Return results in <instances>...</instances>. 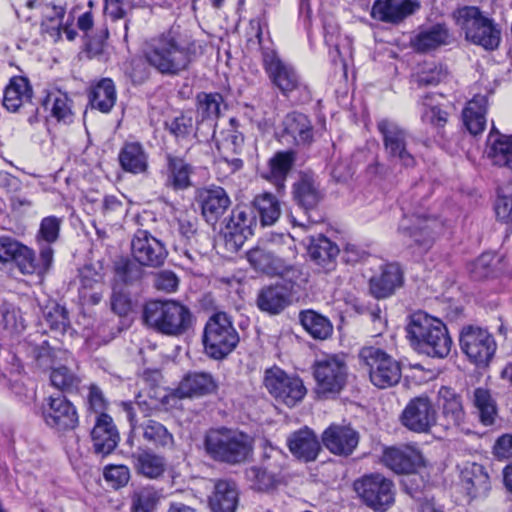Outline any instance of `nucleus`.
Wrapping results in <instances>:
<instances>
[{
    "mask_svg": "<svg viewBox=\"0 0 512 512\" xmlns=\"http://www.w3.org/2000/svg\"><path fill=\"white\" fill-rule=\"evenodd\" d=\"M143 53L147 63L158 73L177 76L204 53V47L192 35L170 30L150 38Z\"/></svg>",
    "mask_w": 512,
    "mask_h": 512,
    "instance_id": "obj_1",
    "label": "nucleus"
},
{
    "mask_svg": "<svg viewBox=\"0 0 512 512\" xmlns=\"http://www.w3.org/2000/svg\"><path fill=\"white\" fill-rule=\"evenodd\" d=\"M411 346L421 354L443 359L451 351L452 339L446 325L437 318L418 312L411 316L406 327Z\"/></svg>",
    "mask_w": 512,
    "mask_h": 512,
    "instance_id": "obj_2",
    "label": "nucleus"
},
{
    "mask_svg": "<svg viewBox=\"0 0 512 512\" xmlns=\"http://www.w3.org/2000/svg\"><path fill=\"white\" fill-rule=\"evenodd\" d=\"M144 324L157 333L179 337L193 325V314L184 304L175 300H152L143 307Z\"/></svg>",
    "mask_w": 512,
    "mask_h": 512,
    "instance_id": "obj_3",
    "label": "nucleus"
},
{
    "mask_svg": "<svg viewBox=\"0 0 512 512\" xmlns=\"http://www.w3.org/2000/svg\"><path fill=\"white\" fill-rule=\"evenodd\" d=\"M204 449L214 461L236 465L251 454L252 439L246 433L226 427L209 429L204 437Z\"/></svg>",
    "mask_w": 512,
    "mask_h": 512,
    "instance_id": "obj_4",
    "label": "nucleus"
},
{
    "mask_svg": "<svg viewBox=\"0 0 512 512\" xmlns=\"http://www.w3.org/2000/svg\"><path fill=\"white\" fill-rule=\"evenodd\" d=\"M456 24L465 34V39L486 50H495L501 41V30L494 20L476 6H464L454 12Z\"/></svg>",
    "mask_w": 512,
    "mask_h": 512,
    "instance_id": "obj_5",
    "label": "nucleus"
},
{
    "mask_svg": "<svg viewBox=\"0 0 512 512\" xmlns=\"http://www.w3.org/2000/svg\"><path fill=\"white\" fill-rule=\"evenodd\" d=\"M202 342L206 355L215 360L228 356L239 343V334L225 312H217L205 324Z\"/></svg>",
    "mask_w": 512,
    "mask_h": 512,
    "instance_id": "obj_6",
    "label": "nucleus"
},
{
    "mask_svg": "<svg viewBox=\"0 0 512 512\" xmlns=\"http://www.w3.org/2000/svg\"><path fill=\"white\" fill-rule=\"evenodd\" d=\"M318 396L328 398L339 394L347 384L348 366L344 355L326 354L312 366Z\"/></svg>",
    "mask_w": 512,
    "mask_h": 512,
    "instance_id": "obj_7",
    "label": "nucleus"
},
{
    "mask_svg": "<svg viewBox=\"0 0 512 512\" xmlns=\"http://www.w3.org/2000/svg\"><path fill=\"white\" fill-rule=\"evenodd\" d=\"M359 359L375 387L386 389L399 383L402 376L401 365L384 350L373 346L363 347Z\"/></svg>",
    "mask_w": 512,
    "mask_h": 512,
    "instance_id": "obj_8",
    "label": "nucleus"
},
{
    "mask_svg": "<svg viewBox=\"0 0 512 512\" xmlns=\"http://www.w3.org/2000/svg\"><path fill=\"white\" fill-rule=\"evenodd\" d=\"M353 488L360 500L374 511L384 512L394 503V484L380 473L356 479Z\"/></svg>",
    "mask_w": 512,
    "mask_h": 512,
    "instance_id": "obj_9",
    "label": "nucleus"
},
{
    "mask_svg": "<svg viewBox=\"0 0 512 512\" xmlns=\"http://www.w3.org/2000/svg\"><path fill=\"white\" fill-rule=\"evenodd\" d=\"M256 39L262 54V63L272 83L283 93L288 94L297 89L300 84L299 76L290 65L284 63L278 56L270 41L265 42L261 27L258 26Z\"/></svg>",
    "mask_w": 512,
    "mask_h": 512,
    "instance_id": "obj_10",
    "label": "nucleus"
},
{
    "mask_svg": "<svg viewBox=\"0 0 512 512\" xmlns=\"http://www.w3.org/2000/svg\"><path fill=\"white\" fill-rule=\"evenodd\" d=\"M438 226L436 219L417 214H404L399 222L398 232L413 253L423 255L433 246Z\"/></svg>",
    "mask_w": 512,
    "mask_h": 512,
    "instance_id": "obj_11",
    "label": "nucleus"
},
{
    "mask_svg": "<svg viewBox=\"0 0 512 512\" xmlns=\"http://www.w3.org/2000/svg\"><path fill=\"white\" fill-rule=\"evenodd\" d=\"M263 384L278 402L288 407L301 402L307 392L299 377L291 376L276 366L265 370Z\"/></svg>",
    "mask_w": 512,
    "mask_h": 512,
    "instance_id": "obj_12",
    "label": "nucleus"
},
{
    "mask_svg": "<svg viewBox=\"0 0 512 512\" xmlns=\"http://www.w3.org/2000/svg\"><path fill=\"white\" fill-rule=\"evenodd\" d=\"M377 129L382 136L384 152L389 160L406 168L414 167L416 159L408 148V132L396 122L381 119Z\"/></svg>",
    "mask_w": 512,
    "mask_h": 512,
    "instance_id": "obj_13",
    "label": "nucleus"
},
{
    "mask_svg": "<svg viewBox=\"0 0 512 512\" xmlns=\"http://www.w3.org/2000/svg\"><path fill=\"white\" fill-rule=\"evenodd\" d=\"M459 342L462 352L478 366L488 365L497 347L493 336L487 330L473 326L462 329Z\"/></svg>",
    "mask_w": 512,
    "mask_h": 512,
    "instance_id": "obj_14",
    "label": "nucleus"
},
{
    "mask_svg": "<svg viewBox=\"0 0 512 512\" xmlns=\"http://www.w3.org/2000/svg\"><path fill=\"white\" fill-rule=\"evenodd\" d=\"M41 412L45 424L58 432L73 431L79 425L76 407L62 394L45 398Z\"/></svg>",
    "mask_w": 512,
    "mask_h": 512,
    "instance_id": "obj_15",
    "label": "nucleus"
},
{
    "mask_svg": "<svg viewBox=\"0 0 512 512\" xmlns=\"http://www.w3.org/2000/svg\"><path fill=\"white\" fill-rule=\"evenodd\" d=\"M131 254L141 265L158 268L164 265L168 250L165 244L149 231L138 229L131 240Z\"/></svg>",
    "mask_w": 512,
    "mask_h": 512,
    "instance_id": "obj_16",
    "label": "nucleus"
},
{
    "mask_svg": "<svg viewBox=\"0 0 512 512\" xmlns=\"http://www.w3.org/2000/svg\"><path fill=\"white\" fill-rule=\"evenodd\" d=\"M401 423L410 431L428 433L437 425V411L427 396L411 399L401 414Z\"/></svg>",
    "mask_w": 512,
    "mask_h": 512,
    "instance_id": "obj_17",
    "label": "nucleus"
},
{
    "mask_svg": "<svg viewBox=\"0 0 512 512\" xmlns=\"http://www.w3.org/2000/svg\"><path fill=\"white\" fill-rule=\"evenodd\" d=\"M257 225L253 208L246 205H237L231 212L226 224L225 239L234 250H239L246 240L253 235Z\"/></svg>",
    "mask_w": 512,
    "mask_h": 512,
    "instance_id": "obj_18",
    "label": "nucleus"
},
{
    "mask_svg": "<svg viewBox=\"0 0 512 512\" xmlns=\"http://www.w3.org/2000/svg\"><path fill=\"white\" fill-rule=\"evenodd\" d=\"M324 447L337 456H350L359 443V433L350 425L331 424L321 436Z\"/></svg>",
    "mask_w": 512,
    "mask_h": 512,
    "instance_id": "obj_19",
    "label": "nucleus"
},
{
    "mask_svg": "<svg viewBox=\"0 0 512 512\" xmlns=\"http://www.w3.org/2000/svg\"><path fill=\"white\" fill-rule=\"evenodd\" d=\"M292 196L294 202L309 214L317 208L323 199V192L319 181L313 174L301 173L292 186ZM308 222L317 223L319 219L308 215Z\"/></svg>",
    "mask_w": 512,
    "mask_h": 512,
    "instance_id": "obj_20",
    "label": "nucleus"
},
{
    "mask_svg": "<svg viewBox=\"0 0 512 512\" xmlns=\"http://www.w3.org/2000/svg\"><path fill=\"white\" fill-rule=\"evenodd\" d=\"M39 249V258L31 248L24 244L18 249L12 262L23 275H43L50 269L54 250L48 244L41 245Z\"/></svg>",
    "mask_w": 512,
    "mask_h": 512,
    "instance_id": "obj_21",
    "label": "nucleus"
},
{
    "mask_svg": "<svg viewBox=\"0 0 512 512\" xmlns=\"http://www.w3.org/2000/svg\"><path fill=\"white\" fill-rule=\"evenodd\" d=\"M198 201L205 221L214 225L231 205V200L224 188L210 186L198 191Z\"/></svg>",
    "mask_w": 512,
    "mask_h": 512,
    "instance_id": "obj_22",
    "label": "nucleus"
},
{
    "mask_svg": "<svg viewBox=\"0 0 512 512\" xmlns=\"http://www.w3.org/2000/svg\"><path fill=\"white\" fill-rule=\"evenodd\" d=\"M438 396L441 416L437 424L445 430L460 427L465 420V411L461 396L453 389L446 386H442L439 389Z\"/></svg>",
    "mask_w": 512,
    "mask_h": 512,
    "instance_id": "obj_23",
    "label": "nucleus"
},
{
    "mask_svg": "<svg viewBox=\"0 0 512 512\" xmlns=\"http://www.w3.org/2000/svg\"><path fill=\"white\" fill-rule=\"evenodd\" d=\"M94 452L106 456L113 452L119 442V433L112 418L101 413L97 416L95 425L91 431Z\"/></svg>",
    "mask_w": 512,
    "mask_h": 512,
    "instance_id": "obj_24",
    "label": "nucleus"
},
{
    "mask_svg": "<svg viewBox=\"0 0 512 512\" xmlns=\"http://www.w3.org/2000/svg\"><path fill=\"white\" fill-rule=\"evenodd\" d=\"M291 454L300 461H315L321 451V443L308 427L291 433L287 439Z\"/></svg>",
    "mask_w": 512,
    "mask_h": 512,
    "instance_id": "obj_25",
    "label": "nucleus"
},
{
    "mask_svg": "<svg viewBox=\"0 0 512 512\" xmlns=\"http://www.w3.org/2000/svg\"><path fill=\"white\" fill-rule=\"evenodd\" d=\"M418 8V0H376L371 15L383 22L399 23Z\"/></svg>",
    "mask_w": 512,
    "mask_h": 512,
    "instance_id": "obj_26",
    "label": "nucleus"
},
{
    "mask_svg": "<svg viewBox=\"0 0 512 512\" xmlns=\"http://www.w3.org/2000/svg\"><path fill=\"white\" fill-rule=\"evenodd\" d=\"M223 97L219 93L201 92L196 96L197 119L195 136L204 126L212 136L215 134L216 120L220 115V105Z\"/></svg>",
    "mask_w": 512,
    "mask_h": 512,
    "instance_id": "obj_27",
    "label": "nucleus"
},
{
    "mask_svg": "<svg viewBox=\"0 0 512 512\" xmlns=\"http://www.w3.org/2000/svg\"><path fill=\"white\" fill-rule=\"evenodd\" d=\"M403 284V272L397 263H389L381 267L379 274L370 278L371 294L378 299H384Z\"/></svg>",
    "mask_w": 512,
    "mask_h": 512,
    "instance_id": "obj_28",
    "label": "nucleus"
},
{
    "mask_svg": "<svg viewBox=\"0 0 512 512\" xmlns=\"http://www.w3.org/2000/svg\"><path fill=\"white\" fill-rule=\"evenodd\" d=\"M460 480L463 489L471 498L485 497L491 489L490 477L486 469L475 462L464 464Z\"/></svg>",
    "mask_w": 512,
    "mask_h": 512,
    "instance_id": "obj_29",
    "label": "nucleus"
},
{
    "mask_svg": "<svg viewBox=\"0 0 512 512\" xmlns=\"http://www.w3.org/2000/svg\"><path fill=\"white\" fill-rule=\"evenodd\" d=\"M450 32L445 24L437 23L420 29L410 39L411 47L418 53H429L450 43Z\"/></svg>",
    "mask_w": 512,
    "mask_h": 512,
    "instance_id": "obj_30",
    "label": "nucleus"
},
{
    "mask_svg": "<svg viewBox=\"0 0 512 512\" xmlns=\"http://www.w3.org/2000/svg\"><path fill=\"white\" fill-rule=\"evenodd\" d=\"M291 287L276 283L263 287L257 296V306L271 315L281 313L291 302Z\"/></svg>",
    "mask_w": 512,
    "mask_h": 512,
    "instance_id": "obj_31",
    "label": "nucleus"
},
{
    "mask_svg": "<svg viewBox=\"0 0 512 512\" xmlns=\"http://www.w3.org/2000/svg\"><path fill=\"white\" fill-rule=\"evenodd\" d=\"M420 460V453L408 446L386 448L382 456L384 465L397 474L413 473Z\"/></svg>",
    "mask_w": 512,
    "mask_h": 512,
    "instance_id": "obj_32",
    "label": "nucleus"
},
{
    "mask_svg": "<svg viewBox=\"0 0 512 512\" xmlns=\"http://www.w3.org/2000/svg\"><path fill=\"white\" fill-rule=\"evenodd\" d=\"M239 491L232 480L218 479L208 497V505L212 512H235L238 506Z\"/></svg>",
    "mask_w": 512,
    "mask_h": 512,
    "instance_id": "obj_33",
    "label": "nucleus"
},
{
    "mask_svg": "<svg viewBox=\"0 0 512 512\" xmlns=\"http://www.w3.org/2000/svg\"><path fill=\"white\" fill-rule=\"evenodd\" d=\"M218 384L211 373L195 371L187 373L177 387L181 398L201 397L216 392Z\"/></svg>",
    "mask_w": 512,
    "mask_h": 512,
    "instance_id": "obj_34",
    "label": "nucleus"
},
{
    "mask_svg": "<svg viewBox=\"0 0 512 512\" xmlns=\"http://www.w3.org/2000/svg\"><path fill=\"white\" fill-rule=\"evenodd\" d=\"M307 241V252L310 259L316 265L331 270L339 255V247L323 234L310 236Z\"/></svg>",
    "mask_w": 512,
    "mask_h": 512,
    "instance_id": "obj_35",
    "label": "nucleus"
},
{
    "mask_svg": "<svg viewBox=\"0 0 512 512\" xmlns=\"http://www.w3.org/2000/svg\"><path fill=\"white\" fill-rule=\"evenodd\" d=\"M130 461L135 472L148 479H158L165 472V459L149 449L138 448L131 453Z\"/></svg>",
    "mask_w": 512,
    "mask_h": 512,
    "instance_id": "obj_36",
    "label": "nucleus"
},
{
    "mask_svg": "<svg viewBox=\"0 0 512 512\" xmlns=\"http://www.w3.org/2000/svg\"><path fill=\"white\" fill-rule=\"evenodd\" d=\"M284 136L290 137L298 146L309 145L313 141L314 130L309 118L299 112L287 114L283 120Z\"/></svg>",
    "mask_w": 512,
    "mask_h": 512,
    "instance_id": "obj_37",
    "label": "nucleus"
},
{
    "mask_svg": "<svg viewBox=\"0 0 512 512\" xmlns=\"http://www.w3.org/2000/svg\"><path fill=\"white\" fill-rule=\"evenodd\" d=\"M488 98L486 95H475L463 109L462 117L467 130L472 135L481 134L486 127Z\"/></svg>",
    "mask_w": 512,
    "mask_h": 512,
    "instance_id": "obj_38",
    "label": "nucleus"
},
{
    "mask_svg": "<svg viewBox=\"0 0 512 512\" xmlns=\"http://www.w3.org/2000/svg\"><path fill=\"white\" fill-rule=\"evenodd\" d=\"M121 168L132 174L145 173L148 169V154L139 142H128L120 150Z\"/></svg>",
    "mask_w": 512,
    "mask_h": 512,
    "instance_id": "obj_39",
    "label": "nucleus"
},
{
    "mask_svg": "<svg viewBox=\"0 0 512 512\" xmlns=\"http://www.w3.org/2000/svg\"><path fill=\"white\" fill-rule=\"evenodd\" d=\"M488 142L490 144L488 156L493 163L512 169V135L501 134L493 126L488 136Z\"/></svg>",
    "mask_w": 512,
    "mask_h": 512,
    "instance_id": "obj_40",
    "label": "nucleus"
},
{
    "mask_svg": "<svg viewBox=\"0 0 512 512\" xmlns=\"http://www.w3.org/2000/svg\"><path fill=\"white\" fill-rule=\"evenodd\" d=\"M167 160V179L166 186L174 190H185L192 186L190 179L193 173V167L183 158L168 154Z\"/></svg>",
    "mask_w": 512,
    "mask_h": 512,
    "instance_id": "obj_41",
    "label": "nucleus"
},
{
    "mask_svg": "<svg viewBox=\"0 0 512 512\" xmlns=\"http://www.w3.org/2000/svg\"><path fill=\"white\" fill-rule=\"evenodd\" d=\"M32 89L27 78L14 77L4 91L3 105L16 112L22 105L31 101Z\"/></svg>",
    "mask_w": 512,
    "mask_h": 512,
    "instance_id": "obj_42",
    "label": "nucleus"
},
{
    "mask_svg": "<svg viewBox=\"0 0 512 512\" xmlns=\"http://www.w3.org/2000/svg\"><path fill=\"white\" fill-rule=\"evenodd\" d=\"M72 101L68 94L59 89L48 90L42 100V106L45 110L50 111L52 117L57 121L69 123L72 121Z\"/></svg>",
    "mask_w": 512,
    "mask_h": 512,
    "instance_id": "obj_43",
    "label": "nucleus"
},
{
    "mask_svg": "<svg viewBox=\"0 0 512 512\" xmlns=\"http://www.w3.org/2000/svg\"><path fill=\"white\" fill-rule=\"evenodd\" d=\"M295 162V153L292 150L279 151L269 160V171L265 177L272 181L278 190L284 188V182Z\"/></svg>",
    "mask_w": 512,
    "mask_h": 512,
    "instance_id": "obj_44",
    "label": "nucleus"
},
{
    "mask_svg": "<svg viewBox=\"0 0 512 512\" xmlns=\"http://www.w3.org/2000/svg\"><path fill=\"white\" fill-rule=\"evenodd\" d=\"M299 321L311 337L325 340L332 335L333 325L324 315L314 310H303L299 313Z\"/></svg>",
    "mask_w": 512,
    "mask_h": 512,
    "instance_id": "obj_45",
    "label": "nucleus"
},
{
    "mask_svg": "<svg viewBox=\"0 0 512 512\" xmlns=\"http://www.w3.org/2000/svg\"><path fill=\"white\" fill-rule=\"evenodd\" d=\"M471 401L480 422L485 426L493 425L497 417V405L488 389L479 387L473 391Z\"/></svg>",
    "mask_w": 512,
    "mask_h": 512,
    "instance_id": "obj_46",
    "label": "nucleus"
},
{
    "mask_svg": "<svg viewBox=\"0 0 512 512\" xmlns=\"http://www.w3.org/2000/svg\"><path fill=\"white\" fill-rule=\"evenodd\" d=\"M252 204L259 214L262 226L273 225L281 215L280 203L272 193L265 192L255 196Z\"/></svg>",
    "mask_w": 512,
    "mask_h": 512,
    "instance_id": "obj_47",
    "label": "nucleus"
},
{
    "mask_svg": "<svg viewBox=\"0 0 512 512\" xmlns=\"http://www.w3.org/2000/svg\"><path fill=\"white\" fill-rule=\"evenodd\" d=\"M161 497V490L151 485L139 487L131 494L130 512H154Z\"/></svg>",
    "mask_w": 512,
    "mask_h": 512,
    "instance_id": "obj_48",
    "label": "nucleus"
},
{
    "mask_svg": "<svg viewBox=\"0 0 512 512\" xmlns=\"http://www.w3.org/2000/svg\"><path fill=\"white\" fill-rule=\"evenodd\" d=\"M90 103L101 112H109L116 101V90L111 79H102L90 93Z\"/></svg>",
    "mask_w": 512,
    "mask_h": 512,
    "instance_id": "obj_49",
    "label": "nucleus"
},
{
    "mask_svg": "<svg viewBox=\"0 0 512 512\" xmlns=\"http://www.w3.org/2000/svg\"><path fill=\"white\" fill-rule=\"evenodd\" d=\"M143 430V438L156 447L172 449L174 437L172 433L160 422L153 419H146L140 424Z\"/></svg>",
    "mask_w": 512,
    "mask_h": 512,
    "instance_id": "obj_50",
    "label": "nucleus"
},
{
    "mask_svg": "<svg viewBox=\"0 0 512 512\" xmlns=\"http://www.w3.org/2000/svg\"><path fill=\"white\" fill-rule=\"evenodd\" d=\"M245 477L252 489L266 492L275 487L276 471L272 464L265 467L251 466L245 470Z\"/></svg>",
    "mask_w": 512,
    "mask_h": 512,
    "instance_id": "obj_51",
    "label": "nucleus"
},
{
    "mask_svg": "<svg viewBox=\"0 0 512 512\" xmlns=\"http://www.w3.org/2000/svg\"><path fill=\"white\" fill-rule=\"evenodd\" d=\"M50 381L52 386L61 392L73 393L78 391L81 378L66 364L51 368Z\"/></svg>",
    "mask_w": 512,
    "mask_h": 512,
    "instance_id": "obj_52",
    "label": "nucleus"
},
{
    "mask_svg": "<svg viewBox=\"0 0 512 512\" xmlns=\"http://www.w3.org/2000/svg\"><path fill=\"white\" fill-rule=\"evenodd\" d=\"M248 260L251 265L265 273H278L283 268L282 261L273 252L264 248H254L248 252Z\"/></svg>",
    "mask_w": 512,
    "mask_h": 512,
    "instance_id": "obj_53",
    "label": "nucleus"
},
{
    "mask_svg": "<svg viewBox=\"0 0 512 512\" xmlns=\"http://www.w3.org/2000/svg\"><path fill=\"white\" fill-rule=\"evenodd\" d=\"M446 77L442 66L434 62L424 63L421 70L412 75V82L417 87L435 86Z\"/></svg>",
    "mask_w": 512,
    "mask_h": 512,
    "instance_id": "obj_54",
    "label": "nucleus"
},
{
    "mask_svg": "<svg viewBox=\"0 0 512 512\" xmlns=\"http://www.w3.org/2000/svg\"><path fill=\"white\" fill-rule=\"evenodd\" d=\"M424 110L422 112V121L430 124L434 128H443L448 121V112L441 106L434 103L432 95H425L423 98Z\"/></svg>",
    "mask_w": 512,
    "mask_h": 512,
    "instance_id": "obj_55",
    "label": "nucleus"
},
{
    "mask_svg": "<svg viewBox=\"0 0 512 512\" xmlns=\"http://www.w3.org/2000/svg\"><path fill=\"white\" fill-rule=\"evenodd\" d=\"M494 210L498 220L512 223V183L498 188Z\"/></svg>",
    "mask_w": 512,
    "mask_h": 512,
    "instance_id": "obj_56",
    "label": "nucleus"
},
{
    "mask_svg": "<svg viewBox=\"0 0 512 512\" xmlns=\"http://www.w3.org/2000/svg\"><path fill=\"white\" fill-rule=\"evenodd\" d=\"M122 406L130 423L131 432H135L138 423V419L136 417L137 410L141 411L146 417L149 415L151 410L156 408L157 401L153 397H150L149 400L144 399L141 394H138L134 403L125 402Z\"/></svg>",
    "mask_w": 512,
    "mask_h": 512,
    "instance_id": "obj_57",
    "label": "nucleus"
},
{
    "mask_svg": "<svg viewBox=\"0 0 512 512\" xmlns=\"http://www.w3.org/2000/svg\"><path fill=\"white\" fill-rule=\"evenodd\" d=\"M44 320L52 331L62 334L66 332L70 324L68 311L57 303L46 307Z\"/></svg>",
    "mask_w": 512,
    "mask_h": 512,
    "instance_id": "obj_58",
    "label": "nucleus"
},
{
    "mask_svg": "<svg viewBox=\"0 0 512 512\" xmlns=\"http://www.w3.org/2000/svg\"><path fill=\"white\" fill-rule=\"evenodd\" d=\"M143 265L134 259L121 258L115 263V275L125 284L138 281L143 276Z\"/></svg>",
    "mask_w": 512,
    "mask_h": 512,
    "instance_id": "obj_59",
    "label": "nucleus"
},
{
    "mask_svg": "<svg viewBox=\"0 0 512 512\" xmlns=\"http://www.w3.org/2000/svg\"><path fill=\"white\" fill-rule=\"evenodd\" d=\"M165 128L177 139H186L196 132V124L191 113H182L170 121H166Z\"/></svg>",
    "mask_w": 512,
    "mask_h": 512,
    "instance_id": "obj_60",
    "label": "nucleus"
},
{
    "mask_svg": "<svg viewBox=\"0 0 512 512\" xmlns=\"http://www.w3.org/2000/svg\"><path fill=\"white\" fill-rule=\"evenodd\" d=\"M44 20L42 21V30L50 35H59L62 20L65 15V9L60 5L45 4L43 6Z\"/></svg>",
    "mask_w": 512,
    "mask_h": 512,
    "instance_id": "obj_61",
    "label": "nucleus"
},
{
    "mask_svg": "<svg viewBox=\"0 0 512 512\" xmlns=\"http://www.w3.org/2000/svg\"><path fill=\"white\" fill-rule=\"evenodd\" d=\"M209 238L203 233L189 236L184 242L183 254L192 262H196L207 253Z\"/></svg>",
    "mask_w": 512,
    "mask_h": 512,
    "instance_id": "obj_62",
    "label": "nucleus"
},
{
    "mask_svg": "<svg viewBox=\"0 0 512 512\" xmlns=\"http://www.w3.org/2000/svg\"><path fill=\"white\" fill-rule=\"evenodd\" d=\"M61 220L55 216H48L42 219L40 229L37 235L39 248L41 245L55 242L58 239Z\"/></svg>",
    "mask_w": 512,
    "mask_h": 512,
    "instance_id": "obj_63",
    "label": "nucleus"
},
{
    "mask_svg": "<svg viewBox=\"0 0 512 512\" xmlns=\"http://www.w3.org/2000/svg\"><path fill=\"white\" fill-rule=\"evenodd\" d=\"M0 324L13 331H20L25 327L20 310L7 302L0 305Z\"/></svg>",
    "mask_w": 512,
    "mask_h": 512,
    "instance_id": "obj_64",
    "label": "nucleus"
}]
</instances>
